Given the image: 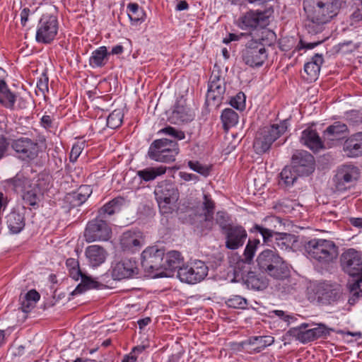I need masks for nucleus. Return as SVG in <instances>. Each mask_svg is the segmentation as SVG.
Returning a JSON list of instances; mask_svg holds the SVG:
<instances>
[{
  "label": "nucleus",
  "instance_id": "f257e3e1",
  "mask_svg": "<svg viewBox=\"0 0 362 362\" xmlns=\"http://www.w3.org/2000/svg\"><path fill=\"white\" fill-rule=\"evenodd\" d=\"M340 7L339 0H304L303 8L308 20L306 25L308 33H321L325 25L337 15Z\"/></svg>",
  "mask_w": 362,
  "mask_h": 362
},
{
  "label": "nucleus",
  "instance_id": "f03ea898",
  "mask_svg": "<svg viewBox=\"0 0 362 362\" xmlns=\"http://www.w3.org/2000/svg\"><path fill=\"white\" fill-rule=\"evenodd\" d=\"M343 271L354 279L347 284L349 291V303L354 305L362 298V258L361 254L353 248L344 252L340 257Z\"/></svg>",
  "mask_w": 362,
  "mask_h": 362
},
{
  "label": "nucleus",
  "instance_id": "7ed1b4c3",
  "mask_svg": "<svg viewBox=\"0 0 362 362\" xmlns=\"http://www.w3.org/2000/svg\"><path fill=\"white\" fill-rule=\"evenodd\" d=\"M112 215L113 200H110L100 209L98 216L88 223L84 231L85 240L87 243L108 240L112 235Z\"/></svg>",
  "mask_w": 362,
  "mask_h": 362
},
{
  "label": "nucleus",
  "instance_id": "20e7f679",
  "mask_svg": "<svg viewBox=\"0 0 362 362\" xmlns=\"http://www.w3.org/2000/svg\"><path fill=\"white\" fill-rule=\"evenodd\" d=\"M308 258L323 266L335 261L339 255L337 245L330 240L313 238L305 245Z\"/></svg>",
  "mask_w": 362,
  "mask_h": 362
},
{
  "label": "nucleus",
  "instance_id": "39448f33",
  "mask_svg": "<svg viewBox=\"0 0 362 362\" xmlns=\"http://www.w3.org/2000/svg\"><path fill=\"white\" fill-rule=\"evenodd\" d=\"M256 261L262 272L274 279H283L289 274L288 264L275 250H263L259 254Z\"/></svg>",
  "mask_w": 362,
  "mask_h": 362
},
{
  "label": "nucleus",
  "instance_id": "423d86ee",
  "mask_svg": "<svg viewBox=\"0 0 362 362\" xmlns=\"http://www.w3.org/2000/svg\"><path fill=\"white\" fill-rule=\"evenodd\" d=\"M288 126V122L285 119L279 124L260 129L256 133L253 142L255 152L257 154H263L267 152L272 144L287 131Z\"/></svg>",
  "mask_w": 362,
  "mask_h": 362
},
{
  "label": "nucleus",
  "instance_id": "0eeeda50",
  "mask_svg": "<svg viewBox=\"0 0 362 362\" xmlns=\"http://www.w3.org/2000/svg\"><path fill=\"white\" fill-rule=\"evenodd\" d=\"M57 8L49 5L40 18L36 30L35 39L39 43L49 44L58 33Z\"/></svg>",
  "mask_w": 362,
  "mask_h": 362
},
{
  "label": "nucleus",
  "instance_id": "6e6552de",
  "mask_svg": "<svg viewBox=\"0 0 362 362\" xmlns=\"http://www.w3.org/2000/svg\"><path fill=\"white\" fill-rule=\"evenodd\" d=\"M179 148L175 140L160 139L155 140L148 151V157L155 161L170 163L175 160Z\"/></svg>",
  "mask_w": 362,
  "mask_h": 362
},
{
  "label": "nucleus",
  "instance_id": "1a4fd4ad",
  "mask_svg": "<svg viewBox=\"0 0 362 362\" xmlns=\"http://www.w3.org/2000/svg\"><path fill=\"white\" fill-rule=\"evenodd\" d=\"M154 194L162 214L173 211L175 204L179 199V192L175 186L167 181L159 182L155 188Z\"/></svg>",
  "mask_w": 362,
  "mask_h": 362
},
{
  "label": "nucleus",
  "instance_id": "9d476101",
  "mask_svg": "<svg viewBox=\"0 0 362 362\" xmlns=\"http://www.w3.org/2000/svg\"><path fill=\"white\" fill-rule=\"evenodd\" d=\"M263 36L250 39L242 51V59L245 64L251 66H260L267 59V52L262 43Z\"/></svg>",
  "mask_w": 362,
  "mask_h": 362
},
{
  "label": "nucleus",
  "instance_id": "9b49d317",
  "mask_svg": "<svg viewBox=\"0 0 362 362\" xmlns=\"http://www.w3.org/2000/svg\"><path fill=\"white\" fill-rule=\"evenodd\" d=\"M164 251L157 247H149L141 253V265L144 269L153 277L168 276L169 274L163 271Z\"/></svg>",
  "mask_w": 362,
  "mask_h": 362
},
{
  "label": "nucleus",
  "instance_id": "f8f14e48",
  "mask_svg": "<svg viewBox=\"0 0 362 362\" xmlns=\"http://www.w3.org/2000/svg\"><path fill=\"white\" fill-rule=\"evenodd\" d=\"M208 267L201 260H192L187 264L180 267L177 276L182 282L194 284L200 282L206 276Z\"/></svg>",
  "mask_w": 362,
  "mask_h": 362
},
{
  "label": "nucleus",
  "instance_id": "ddd939ff",
  "mask_svg": "<svg viewBox=\"0 0 362 362\" xmlns=\"http://www.w3.org/2000/svg\"><path fill=\"white\" fill-rule=\"evenodd\" d=\"M10 146L14 151L16 156L21 160L29 162L35 159L38 156V144L28 137L21 136L13 139Z\"/></svg>",
  "mask_w": 362,
  "mask_h": 362
},
{
  "label": "nucleus",
  "instance_id": "4468645a",
  "mask_svg": "<svg viewBox=\"0 0 362 362\" xmlns=\"http://www.w3.org/2000/svg\"><path fill=\"white\" fill-rule=\"evenodd\" d=\"M360 170L358 167L352 164L342 165L338 168L335 175V187L339 192H344L358 179Z\"/></svg>",
  "mask_w": 362,
  "mask_h": 362
},
{
  "label": "nucleus",
  "instance_id": "2eb2a0df",
  "mask_svg": "<svg viewBox=\"0 0 362 362\" xmlns=\"http://www.w3.org/2000/svg\"><path fill=\"white\" fill-rule=\"evenodd\" d=\"M291 165L299 176H307L315 170V159L306 151H297L292 156Z\"/></svg>",
  "mask_w": 362,
  "mask_h": 362
},
{
  "label": "nucleus",
  "instance_id": "dca6fc26",
  "mask_svg": "<svg viewBox=\"0 0 362 362\" xmlns=\"http://www.w3.org/2000/svg\"><path fill=\"white\" fill-rule=\"evenodd\" d=\"M226 247L235 250L242 247L247 238V232L242 226H230L224 230Z\"/></svg>",
  "mask_w": 362,
  "mask_h": 362
},
{
  "label": "nucleus",
  "instance_id": "f3484780",
  "mask_svg": "<svg viewBox=\"0 0 362 362\" xmlns=\"http://www.w3.org/2000/svg\"><path fill=\"white\" fill-rule=\"evenodd\" d=\"M264 23L265 16L263 13L250 11L238 18L237 25L242 30H253L263 26Z\"/></svg>",
  "mask_w": 362,
  "mask_h": 362
},
{
  "label": "nucleus",
  "instance_id": "a211bd4d",
  "mask_svg": "<svg viewBox=\"0 0 362 362\" xmlns=\"http://www.w3.org/2000/svg\"><path fill=\"white\" fill-rule=\"evenodd\" d=\"M225 91L226 87L223 78H221L218 74L213 73L209 83L206 101L209 103L221 102Z\"/></svg>",
  "mask_w": 362,
  "mask_h": 362
},
{
  "label": "nucleus",
  "instance_id": "6ab92c4d",
  "mask_svg": "<svg viewBox=\"0 0 362 362\" xmlns=\"http://www.w3.org/2000/svg\"><path fill=\"white\" fill-rule=\"evenodd\" d=\"M119 243L122 250L134 252L144 244L142 234L139 231H126L121 236Z\"/></svg>",
  "mask_w": 362,
  "mask_h": 362
},
{
  "label": "nucleus",
  "instance_id": "aec40b11",
  "mask_svg": "<svg viewBox=\"0 0 362 362\" xmlns=\"http://www.w3.org/2000/svg\"><path fill=\"white\" fill-rule=\"evenodd\" d=\"M343 151L346 156L356 158L362 156V132L349 136L344 141Z\"/></svg>",
  "mask_w": 362,
  "mask_h": 362
},
{
  "label": "nucleus",
  "instance_id": "412c9836",
  "mask_svg": "<svg viewBox=\"0 0 362 362\" xmlns=\"http://www.w3.org/2000/svg\"><path fill=\"white\" fill-rule=\"evenodd\" d=\"M300 141L303 145L308 147L313 152H318L320 150L324 148L323 143L317 132L310 127L302 132Z\"/></svg>",
  "mask_w": 362,
  "mask_h": 362
},
{
  "label": "nucleus",
  "instance_id": "4be33fe9",
  "mask_svg": "<svg viewBox=\"0 0 362 362\" xmlns=\"http://www.w3.org/2000/svg\"><path fill=\"white\" fill-rule=\"evenodd\" d=\"M136 264L132 259H123L115 266V280L128 279L136 273Z\"/></svg>",
  "mask_w": 362,
  "mask_h": 362
},
{
  "label": "nucleus",
  "instance_id": "5701e85b",
  "mask_svg": "<svg viewBox=\"0 0 362 362\" xmlns=\"http://www.w3.org/2000/svg\"><path fill=\"white\" fill-rule=\"evenodd\" d=\"M70 275L75 280H78L79 278H81V283L74 291V293L76 294L81 293L86 290L95 288L98 286V282L82 274L81 271L79 269V267L71 268Z\"/></svg>",
  "mask_w": 362,
  "mask_h": 362
},
{
  "label": "nucleus",
  "instance_id": "b1692460",
  "mask_svg": "<svg viewBox=\"0 0 362 362\" xmlns=\"http://www.w3.org/2000/svg\"><path fill=\"white\" fill-rule=\"evenodd\" d=\"M106 252L100 246L93 245L86 249V256L88 259L90 264L93 267H98L103 263L106 259Z\"/></svg>",
  "mask_w": 362,
  "mask_h": 362
},
{
  "label": "nucleus",
  "instance_id": "393cba45",
  "mask_svg": "<svg viewBox=\"0 0 362 362\" xmlns=\"http://www.w3.org/2000/svg\"><path fill=\"white\" fill-rule=\"evenodd\" d=\"M42 192L37 184L29 185V187L23 192L22 198L24 203L30 206H36L38 205Z\"/></svg>",
  "mask_w": 362,
  "mask_h": 362
},
{
  "label": "nucleus",
  "instance_id": "a878e982",
  "mask_svg": "<svg viewBox=\"0 0 362 362\" xmlns=\"http://www.w3.org/2000/svg\"><path fill=\"white\" fill-rule=\"evenodd\" d=\"M323 61L322 56L316 54L310 62L304 65V71L308 75L307 80L315 81L317 78Z\"/></svg>",
  "mask_w": 362,
  "mask_h": 362
},
{
  "label": "nucleus",
  "instance_id": "bb28decb",
  "mask_svg": "<svg viewBox=\"0 0 362 362\" xmlns=\"http://www.w3.org/2000/svg\"><path fill=\"white\" fill-rule=\"evenodd\" d=\"M203 199L204 200L202 206V213L201 215L204 216V219L206 223V227L210 229L214 225L213 218L215 204L211 197L208 194H204Z\"/></svg>",
  "mask_w": 362,
  "mask_h": 362
},
{
  "label": "nucleus",
  "instance_id": "cd10ccee",
  "mask_svg": "<svg viewBox=\"0 0 362 362\" xmlns=\"http://www.w3.org/2000/svg\"><path fill=\"white\" fill-rule=\"evenodd\" d=\"M183 258L181 253L176 250H171L166 253L165 255V262H163V269L175 270L180 269V264L182 262Z\"/></svg>",
  "mask_w": 362,
  "mask_h": 362
},
{
  "label": "nucleus",
  "instance_id": "c85d7f7f",
  "mask_svg": "<svg viewBox=\"0 0 362 362\" xmlns=\"http://www.w3.org/2000/svg\"><path fill=\"white\" fill-rule=\"evenodd\" d=\"M349 131L346 124L341 122H335L333 124L327 127L324 132V135L328 139L335 140L339 139L343 134Z\"/></svg>",
  "mask_w": 362,
  "mask_h": 362
},
{
  "label": "nucleus",
  "instance_id": "c756f323",
  "mask_svg": "<svg viewBox=\"0 0 362 362\" xmlns=\"http://www.w3.org/2000/svg\"><path fill=\"white\" fill-rule=\"evenodd\" d=\"M166 167L160 165L158 167H149L137 171V175L145 182H149L155 180L157 177L165 173Z\"/></svg>",
  "mask_w": 362,
  "mask_h": 362
},
{
  "label": "nucleus",
  "instance_id": "7c9ffc66",
  "mask_svg": "<svg viewBox=\"0 0 362 362\" xmlns=\"http://www.w3.org/2000/svg\"><path fill=\"white\" fill-rule=\"evenodd\" d=\"M109 54L106 47H100L92 52L89 59L90 65L92 67H99L104 66L108 61Z\"/></svg>",
  "mask_w": 362,
  "mask_h": 362
},
{
  "label": "nucleus",
  "instance_id": "2f4dec72",
  "mask_svg": "<svg viewBox=\"0 0 362 362\" xmlns=\"http://www.w3.org/2000/svg\"><path fill=\"white\" fill-rule=\"evenodd\" d=\"M16 95L8 88L6 82L0 79V103L8 108H12L16 103Z\"/></svg>",
  "mask_w": 362,
  "mask_h": 362
},
{
  "label": "nucleus",
  "instance_id": "473e14b6",
  "mask_svg": "<svg viewBox=\"0 0 362 362\" xmlns=\"http://www.w3.org/2000/svg\"><path fill=\"white\" fill-rule=\"evenodd\" d=\"M7 224L13 233H18L25 226L24 218L19 213L12 212L7 216Z\"/></svg>",
  "mask_w": 362,
  "mask_h": 362
},
{
  "label": "nucleus",
  "instance_id": "72a5a7b5",
  "mask_svg": "<svg viewBox=\"0 0 362 362\" xmlns=\"http://www.w3.org/2000/svg\"><path fill=\"white\" fill-rule=\"evenodd\" d=\"M127 15L132 25H138L139 23H141L146 18L144 11L136 3H131L128 4Z\"/></svg>",
  "mask_w": 362,
  "mask_h": 362
},
{
  "label": "nucleus",
  "instance_id": "f704fd0d",
  "mask_svg": "<svg viewBox=\"0 0 362 362\" xmlns=\"http://www.w3.org/2000/svg\"><path fill=\"white\" fill-rule=\"evenodd\" d=\"M307 328L308 324H302L298 328L293 329L291 332L299 341L305 344L311 341H314V337L311 329L301 330V328Z\"/></svg>",
  "mask_w": 362,
  "mask_h": 362
},
{
  "label": "nucleus",
  "instance_id": "c9c22d12",
  "mask_svg": "<svg viewBox=\"0 0 362 362\" xmlns=\"http://www.w3.org/2000/svg\"><path fill=\"white\" fill-rule=\"evenodd\" d=\"M7 182L11 185L13 189L16 192H23L31 185L30 180L21 174H17L14 177L8 180Z\"/></svg>",
  "mask_w": 362,
  "mask_h": 362
},
{
  "label": "nucleus",
  "instance_id": "e433bc0d",
  "mask_svg": "<svg viewBox=\"0 0 362 362\" xmlns=\"http://www.w3.org/2000/svg\"><path fill=\"white\" fill-rule=\"evenodd\" d=\"M260 242L257 239L250 240L245 247L243 262L246 264H251Z\"/></svg>",
  "mask_w": 362,
  "mask_h": 362
},
{
  "label": "nucleus",
  "instance_id": "4c0bfd02",
  "mask_svg": "<svg viewBox=\"0 0 362 362\" xmlns=\"http://www.w3.org/2000/svg\"><path fill=\"white\" fill-rule=\"evenodd\" d=\"M221 117L225 129L235 126L238 122V114L230 108L225 109L222 112Z\"/></svg>",
  "mask_w": 362,
  "mask_h": 362
},
{
  "label": "nucleus",
  "instance_id": "58836bf2",
  "mask_svg": "<svg viewBox=\"0 0 362 362\" xmlns=\"http://www.w3.org/2000/svg\"><path fill=\"white\" fill-rule=\"evenodd\" d=\"M298 176L299 175L295 173L292 168V165L291 167L286 166L280 173L281 180L286 187L293 185L294 182L297 180Z\"/></svg>",
  "mask_w": 362,
  "mask_h": 362
},
{
  "label": "nucleus",
  "instance_id": "ea45409f",
  "mask_svg": "<svg viewBox=\"0 0 362 362\" xmlns=\"http://www.w3.org/2000/svg\"><path fill=\"white\" fill-rule=\"evenodd\" d=\"M293 236L287 233L279 234L276 238V244L281 250L291 249Z\"/></svg>",
  "mask_w": 362,
  "mask_h": 362
},
{
  "label": "nucleus",
  "instance_id": "a19ab883",
  "mask_svg": "<svg viewBox=\"0 0 362 362\" xmlns=\"http://www.w3.org/2000/svg\"><path fill=\"white\" fill-rule=\"evenodd\" d=\"M188 166L194 171L201 174L203 176H208L210 173L211 167L203 165L198 161H189Z\"/></svg>",
  "mask_w": 362,
  "mask_h": 362
},
{
  "label": "nucleus",
  "instance_id": "79ce46f5",
  "mask_svg": "<svg viewBox=\"0 0 362 362\" xmlns=\"http://www.w3.org/2000/svg\"><path fill=\"white\" fill-rule=\"evenodd\" d=\"M66 199L71 202L73 206H78L84 203L88 198L87 195L83 194L77 190L76 192L69 194Z\"/></svg>",
  "mask_w": 362,
  "mask_h": 362
},
{
  "label": "nucleus",
  "instance_id": "37998d69",
  "mask_svg": "<svg viewBox=\"0 0 362 362\" xmlns=\"http://www.w3.org/2000/svg\"><path fill=\"white\" fill-rule=\"evenodd\" d=\"M314 339L321 337H326L329 335L330 332L333 331L332 329L328 328L324 324H318L317 327L311 329Z\"/></svg>",
  "mask_w": 362,
  "mask_h": 362
},
{
  "label": "nucleus",
  "instance_id": "c03bdc74",
  "mask_svg": "<svg viewBox=\"0 0 362 362\" xmlns=\"http://www.w3.org/2000/svg\"><path fill=\"white\" fill-rule=\"evenodd\" d=\"M226 304L230 308L243 309L245 308L247 300L240 296H234L226 301Z\"/></svg>",
  "mask_w": 362,
  "mask_h": 362
},
{
  "label": "nucleus",
  "instance_id": "a18cd8bd",
  "mask_svg": "<svg viewBox=\"0 0 362 362\" xmlns=\"http://www.w3.org/2000/svg\"><path fill=\"white\" fill-rule=\"evenodd\" d=\"M230 104L233 107L238 110H244L245 107V96L244 93H238L234 98H231Z\"/></svg>",
  "mask_w": 362,
  "mask_h": 362
},
{
  "label": "nucleus",
  "instance_id": "49530a36",
  "mask_svg": "<svg viewBox=\"0 0 362 362\" xmlns=\"http://www.w3.org/2000/svg\"><path fill=\"white\" fill-rule=\"evenodd\" d=\"M173 117L177 118L181 122H187L190 120L191 116L187 114L183 107H175L173 111Z\"/></svg>",
  "mask_w": 362,
  "mask_h": 362
},
{
  "label": "nucleus",
  "instance_id": "de8ad7c7",
  "mask_svg": "<svg viewBox=\"0 0 362 362\" xmlns=\"http://www.w3.org/2000/svg\"><path fill=\"white\" fill-rule=\"evenodd\" d=\"M243 37H245L246 38H252L254 36L252 33L250 34H244L240 33V35H236L233 33H230L228 37H225L223 40V42L225 44H228L232 41H238L240 40Z\"/></svg>",
  "mask_w": 362,
  "mask_h": 362
},
{
  "label": "nucleus",
  "instance_id": "09e8293b",
  "mask_svg": "<svg viewBox=\"0 0 362 362\" xmlns=\"http://www.w3.org/2000/svg\"><path fill=\"white\" fill-rule=\"evenodd\" d=\"M48 81V77L46 75H43L37 82V87L42 94H45L49 90Z\"/></svg>",
  "mask_w": 362,
  "mask_h": 362
},
{
  "label": "nucleus",
  "instance_id": "8fccbe9b",
  "mask_svg": "<svg viewBox=\"0 0 362 362\" xmlns=\"http://www.w3.org/2000/svg\"><path fill=\"white\" fill-rule=\"evenodd\" d=\"M162 132L166 133L168 135L173 136L175 139L182 140L185 139V134L181 131H177L173 127H166L162 130Z\"/></svg>",
  "mask_w": 362,
  "mask_h": 362
},
{
  "label": "nucleus",
  "instance_id": "3c124183",
  "mask_svg": "<svg viewBox=\"0 0 362 362\" xmlns=\"http://www.w3.org/2000/svg\"><path fill=\"white\" fill-rule=\"evenodd\" d=\"M83 150V144H74L71 148L70 153V160L71 162H74L77 160V158L81 155Z\"/></svg>",
  "mask_w": 362,
  "mask_h": 362
},
{
  "label": "nucleus",
  "instance_id": "603ef678",
  "mask_svg": "<svg viewBox=\"0 0 362 362\" xmlns=\"http://www.w3.org/2000/svg\"><path fill=\"white\" fill-rule=\"evenodd\" d=\"M125 106L122 104L121 105L120 108L115 110V116L117 119V121L116 120V118L115 117V129L120 127L123 122L124 118V110Z\"/></svg>",
  "mask_w": 362,
  "mask_h": 362
},
{
  "label": "nucleus",
  "instance_id": "864d4df0",
  "mask_svg": "<svg viewBox=\"0 0 362 362\" xmlns=\"http://www.w3.org/2000/svg\"><path fill=\"white\" fill-rule=\"evenodd\" d=\"M216 223L220 226V227L225 230L227 228V222H228V216L226 213L222 211H218L216 214Z\"/></svg>",
  "mask_w": 362,
  "mask_h": 362
},
{
  "label": "nucleus",
  "instance_id": "5fc2aeb1",
  "mask_svg": "<svg viewBox=\"0 0 362 362\" xmlns=\"http://www.w3.org/2000/svg\"><path fill=\"white\" fill-rule=\"evenodd\" d=\"M255 228L262 235L264 242L268 241L269 239L273 236L274 232L272 230L263 228L258 225H256Z\"/></svg>",
  "mask_w": 362,
  "mask_h": 362
},
{
  "label": "nucleus",
  "instance_id": "6e6d98bb",
  "mask_svg": "<svg viewBox=\"0 0 362 362\" xmlns=\"http://www.w3.org/2000/svg\"><path fill=\"white\" fill-rule=\"evenodd\" d=\"M35 303L23 297L21 300V309L24 313H28L35 307Z\"/></svg>",
  "mask_w": 362,
  "mask_h": 362
},
{
  "label": "nucleus",
  "instance_id": "4d7b16f0",
  "mask_svg": "<svg viewBox=\"0 0 362 362\" xmlns=\"http://www.w3.org/2000/svg\"><path fill=\"white\" fill-rule=\"evenodd\" d=\"M267 338V337H262V336H259V337H252V338H250L249 340H248V343L250 344H259V347H263V346H266V340L265 339Z\"/></svg>",
  "mask_w": 362,
  "mask_h": 362
},
{
  "label": "nucleus",
  "instance_id": "13d9d810",
  "mask_svg": "<svg viewBox=\"0 0 362 362\" xmlns=\"http://www.w3.org/2000/svg\"><path fill=\"white\" fill-rule=\"evenodd\" d=\"M32 302L37 303L40 299V294L34 289L29 291L24 296Z\"/></svg>",
  "mask_w": 362,
  "mask_h": 362
},
{
  "label": "nucleus",
  "instance_id": "bf43d9fd",
  "mask_svg": "<svg viewBox=\"0 0 362 362\" xmlns=\"http://www.w3.org/2000/svg\"><path fill=\"white\" fill-rule=\"evenodd\" d=\"M41 124L43 127L48 129L52 127V119L49 115H44L41 118Z\"/></svg>",
  "mask_w": 362,
  "mask_h": 362
},
{
  "label": "nucleus",
  "instance_id": "052dcab7",
  "mask_svg": "<svg viewBox=\"0 0 362 362\" xmlns=\"http://www.w3.org/2000/svg\"><path fill=\"white\" fill-rule=\"evenodd\" d=\"M9 144L7 143L5 138H0V159L5 154Z\"/></svg>",
  "mask_w": 362,
  "mask_h": 362
},
{
  "label": "nucleus",
  "instance_id": "680f3d73",
  "mask_svg": "<svg viewBox=\"0 0 362 362\" xmlns=\"http://www.w3.org/2000/svg\"><path fill=\"white\" fill-rule=\"evenodd\" d=\"M189 5L185 0H180L177 2L175 10L177 11L187 10Z\"/></svg>",
  "mask_w": 362,
  "mask_h": 362
},
{
  "label": "nucleus",
  "instance_id": "e2e57ef3",
  "mask_svg": "<svg viewBox=\"0 0 362 362\" xmlns=\"http://www.w3.org/2000/svg\"><path fill=\"white\" fill-rule=\"evenodd\" d=\"M180 175L185 181L196 180L197 177L194 174L180 172Z\"/></svg>",
  "mask_w": 362,
  "mask_h": 362
},
{
  "label": "nucleus",
  "instance_id": "0e129e2a",
  "mask_svg": "<svg viewBox=\"0 0 362 362\" xmlns=\"http://www.w3.org/2000/svg\"><path fill=\"white\" fill-rule=\"evenodd\" d=\"M351 19L352 21V23H356L360 21H362V14L357 8L356 11L353 12V13L351 15Z\"/></svg>",
  "mask_w": 362,
  "mask_h": 362
},
{
  "label": "nucleus",
  "instance_id": "69168bd1",
  "mask_svg": "<svg viewBox=\"0 0 362 362\" xmlns=\"http://www.w3.org/2000/svg\"><path fill=\"white\" fill-rule=\"evenodd\" d=\"M78 191L81 192L83 194L87 195V198H88L92 193V189H90V186L88 185H83L81 186Z\"/></svg>",
  "mask_w": 362,
  "mask_h": 362
},
{
  "label": "nucleus",
  "instance_id": "338daca9",
  "mask_svg": "<svg viewBox=\"0 0 362 362\" xmlns=\"http://www.w3.org/2000/svg\"><path fill=\"white\" fill-rule=\"evenodd\" d=\"M349 221L354 227L362 228V218H350Z\"/></svg>",
  "mask_w": 362,
  "mask_h": 362
},
{
  "label": "nucleus",
  "instance_id": "774afa93",
  "mask_svg": "<svg viewBox=\"0 0 362 362\" xmlns=\"http://www.w3.org/2000/svg\"><path fill=\"white\" fill-rule=\"evenodd\" d=\"M29 9L24 8L21 13V23L25 25V23L28 21V16H29Z\"/></svg>",
  "mask_w": 362,
  "mask_h": 362
}]
</instances>
